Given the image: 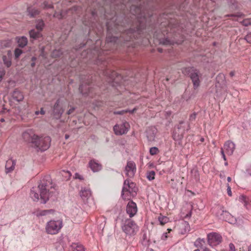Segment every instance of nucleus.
Listing matches in <instances>:
<instances>
[{
  "instance_id": "f257e3e1",
  "label": "nucleus",
  "mask_w": 251,
  "mask_h": 251,
  "mask_svg": "<svg viewBox=\"0 0 251 251\" xmlns=\"http://www.w3.org/2000/svg\"><path fill=\"white\" fill-rule=\"evenodd\" d=\"M51 179L50 176H45L41 180L38 188L33 187L30 191V196L35 201L41 200V203H45L49 200V189L52 188Z\"/></svg>"
},
{
  "instance_id": "f03ea898",
  "label": "nucleus",
  "mask_w": 251,
  "mask_h": 251,
  "mask_svg": "<svg viewBox=\"0 0 251 251\" xmlns=\"http://www.w3.org/2000/svg\"><path fill=\"white\" fill-rule=\"evenodd\" d=\"M182 72L184 75H188L190 76L195 89L199 87L202 77V74L198 70L194 67H186L182 69Z\"/></svg>"
},
{
  "instance_id": "7ed1b4c3",
  "label": "nucleus",
  "mask_w": 251,
  "mask_h": 251,
  "mask_svg": "<svg viewBox=\"0 0 251 251\" xmlns=\"http://www.w3.org/2000/svg\"><path fill=\"white\" fill-rule=\"evenodd\" d=\"M122 231L128 236H133L136 234L139 227L136 223L131 219L123 220L121 224Z\"/></svg>"
},
{
  "instance_id": "20e7f679",
  "label": "nucleus",
  "mask_w": 251,
  "mask_h": 251,
  "mask_svg": "<svg viewBox=\"0 0 251 251\" xmlns=\"http://www.w3.org/2000/svg\"><path fill=\"white\" fill-rule=\"evenodd\" d=\"M63 227V222L61 220H51L46 224L45 230L49 234H56Z\"/></svg>"
},
{
  "instance_id": "39448f33",
  "label": "nucleus",
  "mask_w": 251,
  "mask_h": 251,
  "mask_svg": "<svg viewBox=\"0 0 251 251\" xmlns=\"http://www.w3.org/2000/svg\"><path fill=\"white\" fill-rule=\"evenodd\" d=\"M137 188L135 183L130 181L129 179H126L124 181L122 191V197L123 199H129V195L133 196L136 194Z\"/></svg>"
},
{
  "instance_id": "423d86ee",
  "label": "nucleus",
  "mask_w": 251,
  "mask_h": 251,
  "mask_svg": "<svg viewBox=\"0 0 251 251\" xmlns=\"http://www.w3.org/2000/svg\"><path fill=\"white\" fill-rule=\"evenodd\" d=\"M36 141V143H34V147L38 150L44 151L48 149L50 147L51 139L48 136H38Z\"/></svg>"
},
{
  "instance_id": "0eeeda50",
  "label": "nucleus",
  "mask_w": 251,
  "mask_h": 251,
  "mask_svg": "<svg viewBox=\"0 0 251 251\" xmlns=\"http://www.w3.org/2000/svg\"><path fill=\"white\" fill-rule=\"evenodd\" d=\"M95 88L92 86L90 76H88L86 80L81 78V84L79 86V90L83 95L89 96L90 97H94L93 91Z\"/></svg>"
},
{
  "instance_id": "6e6552de",
  "label": "nucleus",
  "mask_w": 251,
  "mask_h": 251,
  "mask_svg": "<svg viewBox=\"0 0 251 251\" xmlns=\"http://www.w3.org/2000/svg\"><path fill=\"white\" fill-rule=\"evenodd\" d=\"M215 215L219 219L226 221L230 224H234L236 223V218L228 211L224 210L223 207L218 206Z\"/></svg>"
},
{
  "instance_id": "1a4fd4ad",
  "label": "nucleus",
  "mask_w": 251,
  "mask_h": 251,
  "mask_svg": "<svg viewBox=\"0 0 251 251\" xmlns=\"http://www.w3.org/2000/svg\"><path fill=\"white\" fill-rule=\"evenodd\" d=\"M184 124V121H180L179 124L176 126V128H175L173 132V139L175 141H178L179 143L182 139L185 131L186 130L188 131L190 129L189 125H187V127L186 129L185 127L183 126Z\"/></svg>"
},
{
  "instance_id": "9d476101",
  "label": "nucleus",
  "mask_w": 251,
  "mask_h": 251,
  "mask_svg": "<svg viewBox=\"0 0 251 251\" xmlns=\"http://www.w3.org/2000/svg\"><path fill=\"white\" fill-rule=\"evenodd\" d=\"M208 244L211 247L219 245L222 241V237L218 233L212 232L207 235Z\"/></svg>"
},
{
  "instance_id": "9b49d317",
  "label": "nucleus",
  "mask_w": 251,
  "mask_h": 251,
  "mask_svg": "<svg viewBox=\"0 0 251 251\" xmlns=\"http://www.w3.org/2000/svg\"><path fill=\"white\" fill-rule=\"evenodd\" d=\"M22 136L25 141L31 143L34 146L38 135L35 133L32 129H27L23 132Z\"/></svg>"
},
{
  "instance_id": "f8f14e48",
  "label": "nucleus",
  "mask_w": 251,
  "mask_h": 251,
  "mask_svg": "<svg viewBox=\"0 0 251 251\" xmlns=\"http://www.w3.org/2000/svg\"><path fill=\"white\" fill-rule=\"evenodd\" d=\"M129 128V124L126 122H124L115 125L113 127V130L116 135H122L126 134Z\"/></svg>"
},
{
  "instance_id": "ddd939ff",
  "label": "nucleus",
  "mask_w": 251,
  "mask_h": 251,
  "mask_svg": "<svg viewBox=\"0 0 251 251\" xmlns=\"http://www.w3.org/2000/svg\"><path fill=\"white\" fill-rule=\"evenodd\" d=\"M125 172L126 176L129 177H133L136 172V166L133 161H128L125 167Z\"/></svg>"
},
{
  "instance_id": "4468645a",
  "label": "nucleus",
  "mask_w": 251,
  "mask_h": 251,
  "mask_svg": "<svg viewBox=\"0 0 251 251\" xmlns=\"http://www.w3.org/2000/svg\"><path fill=\"white\" fill-rule=\"evenodd\" d=\"M64 109L60 104V100H57L55 102L53 107V115L56 119H59L61 118Z\"/></svg>"
},
{
  "instance_id": "2eb2a0df",
  "label": "nucleus",
  "mask_w": 251,
  "mask_h": 251,
  "mask_svg": "<svg viewBox=\"0 0 251 251\" xmlns=\"http://www.w3.org/2000/svg\"><path fill=\"white\" fill-rule=\"evenodd\" d=\"M126 211L130 218L133 217L137 212V207L136 203L132 201H129L126 206Z\"/></svg>"
},
{
  "instance_id": "dca6fc26",
  "label": "nucleus",
  "mask_w": 251,
  "mask_h": 251,
  "mask_svg": "<svg viewBox=\"0 0 251 251\" xmlns=\"http://www.w3.org/2000/svg\"><path fill=\"white\" fill-rule=\"evenodd\" d=\"M235 145L233 142L228 141L226 142L223 148L226 153L228 155H231L235 150Z\"/></svg>"
},
{
  "instance_id": "f3484780",
  "label": "nucleus",
  "mask_w": 251,
  "mask_h": 251,
  "mask_svg": "<svg viewBox=\"0 0 251 251\" xmlns=\"http://www.w3.org/2000/svg\"><path fill=\"white\" fill-rule=\"evenodd\" d=\"M157 130L154 126L148 127L146 131L147 138L149 142H153L155 140Z\"/></svg>"
},
{
  "instance_id": "a211bd4d",
  "label": "nucleus",
  "mask_w": 251,
  "mask_h": 251,
  "mask_svg": "<svg viewBox=\"0 0 251 251\" xmlns=\"http://www.w3.org/2000/svg\"><path fill=\"white\" fill-rule=\"evenodd\" d=\"M79 194L81 199L85 201L91 197L92 193L89 188L84 187L81 188Z\"/></svg>"
},
{
  "instance_id": "6ab92c4d",
  "label": "nucleus",
  "mask_w": 251,
  "mask_h": 251,
  "mask_svg": "<svg viewBox=\"0 0 251 251\" xmlns=\"http://www.w3.org/2000/svg\"><path fill=\"white\" fill-rule=\"evenodd\" d=\"M103 74L104 76H106L109 79V82H116V76H118L116 72L108 69L104 70Z\"/></svg>"
},
{
  "instance_id": "aec40b11",
  "label": "nucleus",
  "mask_w": 251,
  "mask_h": 251,
  "mask_svg": "<svg viewBox=\"0 0 251 251\" xmlns=\"http://www.w3.org/2000/svg\"><path fill=\"white\" fill-rule=\"evenodd\" d=\"M16 165V161L13 159H8L5 164V173L8 174L12 172L15 169Z\"/></svg>"
},
{
  "instance_id": "412c9836",
  "label": "nucleus",
  "mask_w": 251,
  "mask_h": 251,
  "mask_svg": "<svg viewBox=\"0 0 251 251\" xmlns=\"http://www.w3.org/2000/svg\"><path fill=\"white\" fill-rule=\"evenodd\" d=\"M130 11L132 14L136 16V18L138 19L139 22H141L140 19L142 17L144 18V19H145V16H143L141 13V9L140 7H135L132 6L131 7Z\"/></svg>"
},
{
  "instance_id": "4be33fe9",
  "label": "nucleus",
  "mask_w": 251,
  "mask_h": 251,
  "mask_svg": "<svg viewBox=\"0 0 251 251\" xmlns=\"http://www.w3.org/2000/svg\"><path fill=\"white\" fill-rule=\"evenodd\" d=\"M11 56L12 53L10 50L7 51V55L2 56L3 63L7 68L10 67L11 65Z\"/></svg>"
},
{
  "instance_id": "5701e85b",
  "label": "nucleus",
  "mask_w": 251,
  "mask_h": 251,
  "mask_svg": "<svg viewBox=\"0 0 251 251\" xmlns=\"http://www.w3.org/2000/svg\"><path fill=\"white\" fill-rule=\"evenodd\" d=\"M194 245L196 247L202 249L203 251L207 249L205 248V240L203 238H198L194 242Z\"/></svg>"
},
{
  "instance_id": "b1692460",
  "label": "nucleus",
  "mask_w": 251,
  "mask_h": 251,
  "mask_svg": "<svg viewBox=\"0 0 251 251\" xmlns=\"http://www.w3.org/2000/svg\"><path fill=\"white\" fill-rule=\"evenodd\" d=\"M27 12L30 17H34L39 14L40 11L33 6H30L27 8Z\"/></svg>"
},
{
  "instance_id": "393cba45",
  "label": "nucleus",
  "mask_w": 251,
  "mask_h": 251,
  "mask_svg": "<svg viewBox=\"0 0 251 251\" xmlns=\"http://www.w3.org/2000/svg\"><path fill=\"white\" fill-rule=\"evenodd\" d=\"M91 169L94 172H98L101 169V165L94 160H91L89 163Z\"/></svg>"
},
{
  "instance_id": "a878e982",
  "label": "nucleus",
  "mask_w": 251,
  "mask_h": 251,
  "mask_svg": "<svg viewBox=\"0 0 251 251\" xmlns=\"http://www.w3.org/2000/svg\"><path fill=\"white\" fill-rule=\"evenodd\" d=\"M143 28V27H142V25H141V23H140V25L138 26H137L136 28V29L130 28L129 30H128L127 31V34L130 33V34H131V35H130L129 39H126L125 40L126 41L130 40L132 38V37H131L132 36H133V37L134 36V33L136 32H137L138 34H140Z\"/></svg>"
},
{
  "instance_id": "bb28decb",
  "label": "nucleus",
  "mask_w": 251,
  "mask_h": 251,
  "mask_svg": "<svg viewBox=\"0 0 251 251\" xmlns=\"http://www.w3.org/2000/svg\"><path fill=\"white\" fill-rule=\"evenodd\" d=\"M13 98L16 101L20 102L23 100L24 95L21 92L16 89L12 94Z\"/></svg>"
},
{
  "instance_id": "cd10ccee",
  "label": "nucleus",
  "mask_w": 251,
  "mask_h": 251,
  "mask_svg": "<svg viewBox=\"0 0 251 251\" xmlns=\"http://www.w3.org/2000/svg\"><path fill=\"white\" fill-rule=\"evenodd\" d=\"M16 40L18 44V46L21 48H24L26 46L27 44V39L25 36L17 37Z\"/></svg>"
},
{
  "instance_id": "c85d7f7f",
  "label": "nucleus",
  "mask_w": 251,
  "mask_h": 251,
  "mask_svg": "<svg viewBox=\"0 0 251 251\" xmlns=\"http://www.w3.org/2000/svg\"><path fill=\"white\" fill-rule=\"evenodd\" d=\"M30 37L34 39H36L41 37L42 34L39 30L36 31L35 29H32L29 31Z\"/></svg>"
},
{
  "instance_id": "c756f323",
  "label": "nucleus",
  "mask_w": 251,
  "mask_h": 251,
  "mask_svg": "<svg viewBox=\"0 0 251 251\" xmlns=\"http://www.w3.org/2000/svg\"><path fill=\"white\" fill-rule=\"evenodd\" d=\"M73 251H85L83 246L78 243H73L72 245Z\"/></svg>"
},
{
  "instance_id": "7c9ffc66",
  "label": "nucleus",
  "mask_w": 251,
  "mask_h": 251,
  "mask_svg": "<svg viewBox=\"0 0 251 251\" xmlns=\"http://www.w3.org/2000/svg\"><path fill=\"white\" fill-rule=\"evenodd\" d=\"M45 24L42 20H39L37 21L36 28L37 30L41 32L44 27Z\"/></svg>"
},
{
  "instance_id": "2f4dec72",
  "label": "nucleus",
  "mask_w": 251,
  "mask_h": 251,
  "mask_svg": "<svg viewBox=\"0 0 251 251\" xmlns=\"http://www.w3.org/2000/svg\"><path fill=\"white\" fill-rule=\"evenodd\" d=\"M11 44L10 40H3L0 43V47L1 48H8L11 46Z\"/></svg>"
},
{
  "instance_id": "473e14b6",
  "label": "nucleus",
  "mask_w": 251,
  "mask_h": 251,
  "mask_svg": "<svg viewBox=\"0 0 251 251\" xmlns=\"http://www.w3.org/2000/svg\"><path fill=\"white\" fill-rule=\"evenodd\" d=\"M155 173L153 171H148L147 173V178L150 181L154 179Z\"/></svg>"
},
{
  "instance_id": "72a5a7b5",
  "label": "nucleus",
  "mask_w": 251,
  "mask_h": 251,
  "mask_svg": "<svg viewBox=\"0 0 251 251\" xmlns=\"http://www.w3.org/2000/svg\"><path fill=\"white\" fill-rule=\"evenodd\" d=\"M118 38L117 37L115 36H112L108 35L106 37V41L107 43H116L118 41Z\"/></svg>"
},
{
  "instance_id": "f704fd0d",
  "label": "nucleus",
  "mask_w": 251,
  "mask_h": 251,
  "mask_svg": "<svg viewBox=\"0 0 251 251\" xmlns=\"http://www.w3.org/2000/svg\"><path fill=\"white\" fill-rule=\"evenodd\" d=\"M158 220L161 225H163L169 221V219L166 216H160L158 218Z\"/></svg>"
},
{
  "instance_id": "c9c22d12",
  "label": "nucleus",
  "mask_w": 251,
  "mask_h": 251,
  "mask_svg": "<svg viewBox=\"0 0 251 251\" xmlns=\"http://www.w3.org/2000/svg\"><path fill=\"white\" fill-rule=\"evenodd\" d=\"M41 7L44 9H49L53 8L52 4L47 1L43 2L41 5Z\"/></svg>"
},
{
  "instance_id": "e433bc0d",
  "label": "nucleus",
  "mask_w": 251,
  "mask_h": 251,
  "mask_svg": "<svg viewBox=\"0 0 251 251\" xmlns=\"http://www.w3.org/2000/svg\"><path fill=\"white\" fill-rule=\"evenodd\" d=\"M62 54V52L60 50H55L52 53V56L53 57H58L61 56Z\"/></svg>"
},
{
  "instance_id": "4c0bfd02",
  "label": "nucleus",
  "mask_w": 251,
  "mask_h": 251,
  "mask_svg": "<svg viewBox=\"0 0 251 251\" xmlns=\"http://www.w3.org/2000/svg\"><path fill=\"white\" fill-rule=\"evenodd\" d=\"M23 53V50L19 48H16L14 50V55L15 59L18 58Z\"/></svg>"
},
{
  "instance_id": "58836bf2",
  "label": "nucleus",
  "mask_w": 251,
  "mask_h": 251,
  "mask_svg": "<svg viewBox=\"0 0 251 251\" xmlns=\"http://www.w3.org/2000/svg\"><path fill=\"white\" fill-rule=\"evenodd\" d=\"M159 152L158 149L157 147H151L150 149V153L151 155L156 154Z\"/></svg>"
},
{
  "instance_id": "ea45409f",
  "label": "nucleus",
  "mask_w": 251,
  "mask_h": 251,
  "mask_svg": "<svg viewBox=\"0 0 251 251\" xmlns=\"http://www.w3.org/2000/svg\"><path fill=\"white\" fill-rule=\"evenodd\" d=\"M52 210H43L40 211L38 214L37 216H45L50 213Z\"/></svg>"
},
{
  "instance_id": "a19ab883",
  "label": "nucleus",
  "mask_w": 251,
  "mask_h": 251,
  "mask_svg": "<svg viewBox=\"0 0 251 251\" xmlns=\"http://www.w3.org/2000/svg\"><path fill=\"white\" fill-rule=\"evenodd\" d=\"M241 23L245 26L251 25V18L245 19L241 22Z\"/></svg>"
},
{
  "instance_id": "79ce46f5",
  "label": "nucleus",
  "mask_w": 251,
  "mask_h": 251,
  "mask_svg": "<svg viewBox=\"0 0 251 251\" xmlns=\"http://www.w3.org/2000/svg\"><path fill=\"white\" fill-rule=\"evenodd\" d=\"M247 42L251 44V33L248 34L245 37Z\"/></svg>"
},
{
  "instance_id": "37998d69",
  "label": "nucleus",
  "mask_w": 251,
  "mask_h": 251,
  "mask_svg": "<svg viewBox=\"0 0 251 251\" xmlns=\"http://www.w3.org/2000/svg\"><path fill=\"white\" fill-rule=\"evenodd\" d=\"M53 17L57 18L59 19H62L63 17V16L62 15V12H61L59 14L58 12H55L53 15Z\"/></svg>"
},
{
  "instance_id": "c03bdc74",
  "label": "nucleus",
  "mask_w": 251,
  "mask_h": 251,
  "mask_svg": "<svg viewBox=\"0 0 251 251\" xmlns=\"http://www.w3.org/2000/svg\"><path fill=\"white\" fill-rule=\"evenodd\" d=\"M5 74V71L4 69H0V81H1L3 78V77Z\"/></svg>"
},
{
  "instance_id": "a18cd8bd",
  "label": "nucleus",
  "mask_w": 251,
  "mask_h": 251,
  "mask_svg": "<svg viewBox=\"0 0 251 251\" xmlns=\"http://www.w3.org/2000/svg\"><path fill=\"white\" fill-rule=\"evenodd\" d=\"M74 178L75 179H80V180H83V176H81L79 174L77 173H75V176H74Z\"/></svg>"
},
{
  "instance_id": "49530a36",
  "label": "nucleus",
  "mask_w": 251,
  "mask_h": 251,
  "mask_svg": "<svg viewBox=\"0 0 251 251\" xmlns=\"http://www.w3.org/2000/svg\"><path fill=\"white\" fill-rule=\"evenodd\" d=\"M244 16V14L241 13H237L236 14H231L228 15L227 16L228 17H241Z\"/></svg>"
},
{
  "instance_id": "de8ad7c7",
  "label": "nucleus",
  "mask_w": 251,
  "mask_h": 251,
  "mask_svg": "<svg viewBox=\"0 0 251 251\" xmlns=\"http://www.w3.org/2000/svg\"><path fill=\"white\" fill-rule=\"evenodd\" d=\"M197 114L196 113H193L190 115L189 117V120L193 121H194L196 118Z\"/></svg>"
},
{
  "instance_id": "09e8293b",
  "label": "nucleus",
  "mask_w": 251,
  "mask_h": 251,
  "mask_svg": "<svg viewBox=\"0 0 251 251\" xmlns=\"http://www.w3.org/2000/svg\"><path fill=\"white\" fill-rule=\"evenodd\" d=\"M227 195L231 197L232 196V192L231 190V188L228 184H227Z\"/></svg>"
},
{
  "instance_id": "8fccbe9b",
  "label": "nucleus",
  "mask_w": 251,
  "mask_h": 251,
  "mask_svg": "<svg viewBox=\"0 0 251 251\" xmlns=\"http://www.w3.org/2000/svg\"><path fill=\"white\" fill-rule=\"evenodd\" d=\"M239 201L242 202H246V198L243 195L240 196L239 197Z\"/></svg>"
},
{
  "instance_id": "3c124183",
  "label": "nucleus",
  "mask_w": 251,
  "mask_h": 251,
  "mask_svg": "<svg viewBox=\"0 0 251 251\" xmlns=\"http://www.w3.org/2000/svg\"><path fill=\"white\" fill-rule=\"evenodd\" d=\"M246 173H247L250 176H251V165L249 166L247 168L246 170Z\"/></svg>"
},
{
  "instance_id": "603ef678",
  "label": "nucleus",
  "mask_w": 251,
  "mask_h": 251,
  "mask_svg": "<svg viewBox=\"0 0 251 251\" xmlns=\"http://www.w3.org/2000/svg\"><path fill=\"white\" fill-rule=\"evenodd\" d=\"M229 251H235V246L233 244L230 243L229 245Z\"/></svg>"
},
{
  "instance_id": "864d4df0",
  "label": "nucleus",
  "mask_w": 251,
  "mask_h": 251,
  "mask_svg": "<svg viewBox=\"0 0 251 251\" xmlns=\"http://www.w3.org/2000/svg\"><path fill=\"white\" fill-rule=\"evenodd\" d=\"M221 154L222 155V157L223 158V159L225 160H226V155H225V153L226 152H225V151H224L223 148H221Z\"/></svg>"
},
{
  "instance_id": "5fc2aeb1",
  "label": "nucleus",
  "mask_w": 251,
  "mask_h": 251,
  "mask_svg": "<svg viewBox=\"0 0 251 251\" xmlns=\"http://www.w3.org/2000/svg\"><path fill=\"white\" fill-rule=\"evenodd\" d=\"M75 110V107H72L71 108H70L67 112V114L68 115H70L72 113H73V112L74 111V110Z\"/></svg>"
},
{
  "instance_id": "6e6d98bb",
  "label": "nucleus",
  "mask_w": 251,
  "mask_h": 251,
  "mask_svg": "<svg viewBox=\"0 0 251 251\" xmlns=\"http://www.w3.org/2000/svg\"><path fill=\"white\" fill-rule=\"evenodd\" d=\"M221 77L222 79H225V75H224L223 74H219L218 76L217 77V80H218V79Z\"/></svg>"
},
{
  "instance_id": "4d7b16f0",
  "label": "nucleus",
  "mask_w": 251,
  "mask_h": 251,
  "mask_svg": "<svg viewBox=\"0 0 251 251\" xmlns=\"http://www.w3.org/2000/svg\"><path fill=\"white\" fill-rule=\"evenodd\" d=\"M167 238V233H164L163 234L161 239L163 240H165Z\"/></svg>"
},
{
  "instance_id": "13d9d810",
  "label": "nucleus",
  "mask_w": 251,
  "mask_h": 251,
  "mask_svg": "<svg viewBox=\"0 0 251 251\" xmlns=\"http://www.w3.org/2000/svg\"><path fill=\"white\" fill-rule=\"evenodd\" d=\"M163 44H170V41L168 40L167 39H166L164 40L163 42Z\"/></svg>"
},
{
  "instance_id": "bf43d9fd",
  "label": "nucleus",
  "mask_w": 251,
  "mask_h": 251,
  "mask_svg": "<svg viewBox=\"0 0 251 251\" xmlns=\"http://www.w3.org/2000/svg\"><path fill=\"white\" fill-rule=\"evenodd\" d=\"M227 0L229 3L232 4H234V3H235V1H236V0Z\"/></svg>"
},
{
  "instance_id": "052dcab7",
  "label": "nucleus",
  "mask_w": 251,
  "mask_h": 251,
  "mask_svg": "<svg viewBox=\"0 0 251 251\" xmlns=\"http://www.w3.org/2000/svg\"><path fill=\"white\" fill-rule=\"evenodd\" d=\"M40 113L42 115H44L45 114V112L43 108H42L40 111Z\"/></svg>"
},
{
  "instance_id": "680f3d73",
  "label": "nucleus",
  "mask_w": 251,
  "mask_h": 251,
  "mask_svg": "<svg viewBox=\"0 0 251 251\" xmlns=\"http://www.w3.org/2000/svg\"><path fill=\"white\" fill-rule=\"evenodd\" d=\"M234 75H235V72H234V71H231V72L229 73V75H230L231 77H233Z\"/></svg>"
},
{
  "instance_id": "e2e57ef3",
  "label": "nucleus",
  "mask_w": 251,
  "mask_h": 251,
  "mask_svg": "<svg viewBox=\"0 0 251 251\" xmlns=\"http://www.w3.org/2000/svg\"><path fill=\"white\" fill-rule=\"evenodd\" d=\"M123 113H124L123 111H117V112H115V114H122Z\"/></svg>"
},
{
  "instance_id": "0e129e2a",
  "label": "nucleus",
  "mask_w": 251,
  "mask_h": 251,
  "mask_svg": "<svg viewBox=\"0 0 251 251\" xmlns=\"http://www.w3.org/2000/svg\"><path fill=\"white\" fill-rule=\"evenodd\" d=\"M36 60V58L35 57H32L31 58V60L33 62H35Z\"/></svg>"
},
{
  "instance_id": "69168bd1",
  "label": "nucleus",
  "mask_w": 251,
  "mask_h": 251,
  "mask_svg": "<svg viewBox=\"0 0 251 251\" xmlns=\"http://www.w3.org/2000/svg\"><path fill=\"white\" fill-rule=\"evenodd\" d=\"M227 181H228V182H230V181H231V177H229V176L227 177Z\"/></svg>"
},
{
  "instance_id": "338daca9",
  "label": "nucleus",
  "mask_w": 251,
  "mask_h": 251,
  "mask_svg": "<svg viewBox=\"0 0 251 251\" xmlns=\"http://www.w3.org/2000/svg\"><path fill=\"white\" fill-rule=\"evenodd\" d=\"M69 138V135H68V134H66V135H65V139H68Z\"/></svg>"
},
{
  "instance_id": "774afa93",
  "label": "nucleus",
  "mask_w": 251,
  "mask_h": 251,
  "mask_svg": "<svg viewBox=\"0 0 251 251\" xmlns=\"http://www.w3.org/2000/svg\"><path fill=\"white\" fill-rule=\"evenodd\" d=\"M35 63L34 62H33L31 64V66L32 67H34L35 66Z\"/></svg>"
}]
</instances>
